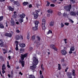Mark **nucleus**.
I'll list each match as a JSON object with an SVG mask.
<instances>
[{
    "mask_svg": "<svg viewBox=\"0 0 78 78\" xmlns=\"http://www.w3.org/2000/svg\"><path fill=\"white\" fill-rule=\"evenodd\" d=\"M40 77L41 78H44V76L42 75H40Z\"/></svg>",
    "mask_w": 78,
    "mask_h": 78,
    "instance_id": "57",
    "label": "nucleus"
},
{
    "mask_svg": "<svg viewBox=\"0 0 78 78\" xmlns=\"http://www.w3.org/2000/svg\"><path fill=\"white\" fill-rule=\"evenodd\" d=\"M50 47L51 48L53 49L55 47V46H54V45L53 44H51L50 45Z\"/></svg>",
    "mask_w": 78,
    "mask_h": 78,
    "instance_id": "29",
    "label": "nucleus"
},
{
    "mask_svg": "<svg viewBox=\"0 0 78 78\" xmlns=\"http://www.w3.org/2000/svg\"><path fill=\"white\" fill-rule=\"evenodd\" d=\"M29 35H28L27 36V39H30V37H29Z\"/></svg>",
    "mask_w": 78,
    "mask_h": 78,
    "instance_id": "51",
    "label": "nucleus"
},
{
    "mask_svg": "<svg viewBox=\"0 0 78 78\" xmlns=\"http://www.w3.org/2000/svg\"><path fill=\"white\" fill-rule=\"evenodd\" d=\"M23 51H24V49H21L20 50V53H22V52Z\"/></svg>",
    "mask_w": 78,
    "mask_h": 78,
    "instance_id": "37",
    "label": "nucleus"
},
{
    "mask_svg": "<svg viewBox=\"0 0 78 78\" xmlns=\"http://www.w3.org/2000/svg\"><path fill=\"white\" fill-rule=\"evenodd\" d=\"M70 21L71 22V23H73V22H74L73 21V20H70Z\"/></svg>",
    "mask_w": 78,
    "mask_h": 78,
    "instance_id": "61",
    "label": "nucleus"
},
{
    "mask_svg": "<svg viewBox=\"0 0 78 78\" xmlns=\"http://www.w3.org/2000/svg\"><path fill=\"white\" fill-rule=\"evenodd\" d=\"M50 33H52V31L51 30H49L48 32L47 33V34H49Z\"/></svg>",
    "mask_w": 78,
    "mask_h": 78,
    "instance_id": "25",
    "label": "nucleus"
},
{
    "mask_svg": "<svg viewBox=\"0 0 78 78\" xmlns=\"http://www.w3.org/2000/svg\"><path fill=\"white\" fill-rule=\"evenodd\" d=\"M3 44V42L2 40H0V45H2Z\"/></svg>",
    "mask_w": 78,
    "mask_h": 78,
    "instance_id": "32",
    "label": "nucleus"
},
{
    "mask_svg": "<svg viewBox=\"0 0 78 78\" xmlns=\"http://www.w3.org/2000/svg\"><path fill=\"white\" fill-rule=\"evenodd\" d=\"M53 49H54V50H55V51H57V49H56V48H55L54 47V48Z\"/></svg>",
    "mask_w": 78,
    "mask_h": 78,
    "instance_id": "55",
    "label": "nucleus"
},
{
    "mask_svg": "<svg viewBox=\"0 0 78 78\" xmlns=\"http://www.w3.org/2000/svg\"><path fill=\"white\" fill-rule=\"evenodd\" d=\"M19 45L21 47H25V44H24L20 43Z\"/></svg>",
    "mask_w": 78,
    "mask_h": 78,
    "instance_id": "10",
    "label": "nucleus"
},
{
    "mask_svg": "<svg viewBox=\"0 0 78 78\" xmlns=\"http://www.w3.org/2000/svg\"><path fill=\"white\" fill-rule=\"evenodd\" d=\"M2 73L3 74H4L5 73V71L4 70V69H2Z\"/></svg>",
    "mask_w": 78,
    "mask_h": 78,
    "instance_id": "42",
    "label": "nucleus"
},
{
    "mask_svg": "<svg viewBox=\"0 0 78 78\" xmlns=\"http://www.w3.org/2000/svg\"><path fill=\"white\" fill-rule=\"evenodd\" d=\"M58 69L59 70H61V65H60V64H58Z\"/></svg>",
    "mask_w": 78,
    "mask_h": 78,
    "instance_id": "28",
    "label": "nucleus"
},
{
    "mask_svg": "<svg viewBox=\"0 0 78 78\" xmlns=\"http://www.w3.org/2000/svg\"><path fill=\"white\" fill-rule=\"evenodd\" d=\"M50 6L52 7H55V5H54L53 4H51L50 5Z\"/></svg>",
    "mask_w": 78,
    "mask_h": 78,
    "instance_id": "45",
    "label": "nucleus"
},
{
    "mask_svg": "<svg viewBox=\"0 0 78 78\" xmlns=\"http://www.w3.org/2000/svg\"><path fill=\"white\" fill-rule=\"evenodd\" d=\"M71 75H72V73H69L67 74V76L69 78H72V77L71 76Z\"/></svg>",
    "mask_w": 78,
    "mask_h": 78,
    "instance_id": "13",
    "label": "nucleus"
},
{
    "mask_svg": "<svg viewBox=\"0 0 78 78\" xmlns=\"http://www.w3.org/2000/svg\"><path fill=\"white\" fill-rule=\"evenodd\" d=\"M11 24L12 25H15L16 24L14 23V21L13 20H11Z\"/></svg>",
    "mask_w": 78,
    "mask_h": 78,
    "instance_id": "16",
    "label": "nucleus"
},
{
    "mask_svg": "<svg viewBox=\"0 0 78 78\" xmlns=\"http://www.w3.org/2000/svg\"><path fill=\"white\" fill-rule=\"evenodd\" d=\"M41 67L42 70H44V68L43 66H41Z\"/></svg>",
    "mask_w": 78,
    "mask_h": 78,
    "instance_id": "53",
    "label": "nucleus"
},
{
    "mask_svg": "<svg viewBox=\"0 0 78 78\" xmlns=\"http://www.w3.org/2000/svg\"><path fill=\"white\" fill-rule=\"evenodd\" d=\"M2 69L6 70V67H5V65L3 64L2 66Z\"/></svg>",
    "mask_w": 78,
    "mask_h": 78,
    "instance_id": "26",
    "label": "nucleus"
},
{
    "mask_svg": "<svg viewBox=\"0 0 78 78\" xmlns=\"http://www.w3.org/2000/svg\"><path fill=\"white\" fill-rule=\"evenodd\" d=\"M75 48L74 47H72L70 49V51H69V53H70V54H71V53H73L72 51H74V50H75Z\"/></svg>",
    "mask_w": 78,
    "mask_h": 78,
    "instance_id": "4",
    "label": "nucleus"
},
{
    "mask_svg": "<svg viewBox=\"0 0 78 78\" xmlns=\"http://www.w3.org/2000/svg\"><path fill=\"white\" fill-rule=\"evenodd\" d=\"M38 16H39V14L35 13L34 15V19H36L38 17Z\"/></svg>",
    "mask_w": 78,
    "mask_h": 78,
    "instance_id": "9",
    "label": "nucleus"
},
{
    "mask_svg": "<svg viewBox=\"0 0 78 78\" xmlns=\"http://www.w3.org/2000/svg\"><path fill=\"white\" fill-rule=\"evenodd\" d=\"M3 19V16H2L0 17V21H2Z\"/></svg>",
    "mask_w": 78,
    "mask_h": 78,
    "instance_id": "35",
    "label": "nucleus"
},
{
    "mask_svg": "<svg viewBox=\"0 0 78 78\" xmlns=\"http://www.w3.org/2000/svg\"><path fill=\"white\" fill-rule=\"evenodd\" d=\"M15 38L16 40H19V39H20V37L19 35H16L15 37Z\"/></svg>",
    "mask_w": 78,
    "mask_h": 78,
    "instance_id": "15",
    "label": "nucleus"
},
{
    "mask_svg": "<svg viewBox=\"0 0 78 78\" xmlns=\"http://www.w3.org/2000/svg\"><path fill=\"white\" fill-rule=\"evenodd\" d=\"M42 25H45V20L44 19L42 20Z\"/></svg>",
    "mask_w": 78,
    "mask_h": 78,
    "instance_id": "14",
    "label": "nucleus"
},
{
    "mask_svg": "<svg viewBox=\"0 0 78 78\" xmlns=\"http://www.w3.org/2000/svg\"><path fill=\"white\" fill-rule=\"evenodd\" d=\"M13 71H12L11 72V76H12V77L13 76Z\"/></svg>",
    "mask_w": 78,
    "mask_h": 78,
    "instance_id": "41",
    "label": "nucleus"
},
{
    "mask_svg": "<svg viewBox=\"0 0 78 78\" xmlns=\"http://www.w3.org/2000/svg\"><path fill=\"white\" fill-rule=\"evenodd\" d=\"M19 73L20 75H23V74L21 72H20Z\"/></svg>",
    "mask_w": 78,
    "mask_h": 78,
    "instance_id": "60",
    "label": "nucleus"
},
{
    "mask_svg": "<svg viewBox=\"0 0 78 78\" xmlns=\"http://www.w3.org/2000/svg\"><path fill=\"white\" fill-rule=\"evenodd\" d=\"M37 27H36L35 26V27H33V30H34V31H36V30H37Z\"/></svg>",
    "mask_w": 78,
    "mask_h": 78,
    "instance_id": "23",
    "label": "nucleus"
},
{
    "mask_svg": "<svg viewBox=\"0 0 78 78\" xmlns=\"http://www.w3.org/2000/svg\"><path fill=\"white\" fill-rule=\"evenodd\" d=\"M2 50L3 51V54L4 55L6 53H7V51L5 49H2Z\"/></svg>",
    "mask_w": 78,
    "mask_h": 78,
    "instance_id": "22",
    "label": "nucleus"
},
{
    "mask_svg": "<svg viewBox=\"0 0 78 78\" xmlns=\"http://www.w3.org/2000/svg\"><path fill=\"white\" fill-rule=\"evenodd\" d=\"M39 11H38L37 10H36L35 12H34V13L35 14H38V13H39Z\"/></svg>",
    "mask_w": 78,
    "mask_h": 78,
    "instance_id": "36",
    "label": "nucleus"
},
{
    "mask_svg": "<svg viewBox=\"0 0 78 78\" xmlns=\"http://www.w3.org/2000/svg\"><path fill=\"white\" fill-rule=\"evenodd\" d=\"M36 37H37V39H38V40L39 41H40L41 40V38L37 36Z\"/></svg>",
    "mask_w": 78,
    "mask_h": 78,
    "instance_id": "44",
    "label": "nucleus"
},
{
    "mask_svg": "<svg viewBox=\"0 0 78 78\" xmlns=\"http://www.w3.org/2000/svg\"><path fill=\"white\" fill-rule=\"evenodd\" d=\"M73 72V76H75V70H73L72 71Z\"/></svg>",
    "mask_w": 78,
    "mask_h": 78,
    "instance_id": "33",
    "label": "nucleus"
},
{
    "mask_svg": "<svg viewBox=\"0 0 78 78\" xmlns=\"http://www.w3.org/2000/svg\"><path fill=\"white\" fill-rule=\"evenodd\" d=\"M32 39L33 40H34V39H35V37H34V36H33L32 37Z\"/></svg>",
    "mask_w": 78,
    "mask_h": 78,
    "instance_id": "49",
    "label": "nucleus"
},
{
    "mask_svg": "<svg viewBox=\"0 0 78 78\" xmlns=\"http://www.w3.org/2000/svg\"><path fill=\"white\" fill-rule=\"evenodd\" d=\"M19 20L20 22V23H22V22H23V18H20V19H19Z\"/></svg>",
    "mask_w": 78,
    "mask_h": 78,
    "instance_id": "30",
    "label": "nucleus"
},
{
    "mask_svg": "<svg viewBox=\"0 0 78 78\" xmlns=\"http://www.w3.org/2000/svg\"><path fill=\"white\" fill-rule=\"evenodd\" d=\"M25 16V14H23L20 15V17L21 18V19H23Z\"/></svg>",
    "mask_w": 78,
    "mask_h": 78,
    "instance_id": "18",
    "label": "nucleus"
},
{
    "mask_svg": "<svg viewBox=\"0 0 78 78\" xmlns=\"http://www.w3.org/2000/svg\"><path fill=\"white\" fill-rule=\"evenodd\" d=\"M16 50L17 51L19 50V48H18V45H16V47L15 48Z\"/></svg>",
    "mask_w": 78,
    "mask_h": 78,
    "instance_id": "38",
    "label": "nucleus"
},
{
    "mask_svg": "<svg viewBox=\"0 0 78 78\" xmlns=\"http://www.w3.org/2000/svg\"><path fill=\"white\" fill-rule=\"evenodd\" d=\"M71 8H72V5H70L69 6H66L65 7V8L66 9L67 11H70V9H71Z\"/></svg>",
    "mask_w": 78,
    "mask_h": 78,
    "instance_id": "3",
    "label": "nucleus"
},
{
    "mask_svg": "<svg viewBox=\"0 0 78 78\" xmlns=\"http://www.w3.org/2000/svg\"><path fill=\"white\" fill-rule=\"evenodd\" d=\"M54 25V22L53 21H51L50 23V27H53Z\"/></svg>",
    "mask_w": 78,
    "mask_h": 78,
    "instance_id": "19",
    "label": "nucleus"
},
{
    "mask_svg": "<svg viewBox=\"0 0 78 78\" xmlns=\"http://www.w3.org/2000/svg\"><path fill=\"white\" fill-rule=\"evenodd\" d=\"M7 66L8 67V68H10V66H9V65H7Z\"/></svg>",
    "mask_w": 78,
    "mask_h": 78,
    "instance_id": "62",
    "label": "nucleus"
},
{
    "mask_svg": "<svg viewBox=\"0 0 78 78\" xmlns=\"http://www.w3.org/2000/svg\"><path fill=\"white\" fill-rule=\"evenodd\" d=\"M29 7L30 8H31V7H32V5H31V4L29 5Z\"/></svg>",
    "mask_w": 78,
    "mask_h": 78,
    "instance_id": "54",
    "label": "nucleus"
},
{
    "mask_svg": "<svg viewBox=\"0 0 78 78\" xmlns=\"http://www.w3.org/2000/svg\"><path fill=\"white\" fill-rule=\"evenodd\" d=\"M16 31L17 33H19V32H20V31H19V30H16Z\"/></svg>",
    "mask_w": 78,
    "mask_h": 78,
    "instance_id": "64",
    "label": "nucleus"
},
{
    "mask_svg": "<svg viewBox=\"0 0 78 78\" xmlns=\"http://www.w3.org/2000/svg\"><path fill=\"white\" fill-rule=\"evenodd\" d=\"M47 3L46 6H49V5H50V2L48 1H47Z\"/></svg>",
    "mask_w": 78,
    "mask_h": 78,
    "instance_id": "39",
    "label": "nucleus"
},
{
    "mask_svg": "<svg viewBox=\"0 0 78 78\" xmlns=\"http://www.w3.org/2000/svg\"><path fill=\"white\" fill-rule=\"evenodd\" d=\"M70 2H72V3H74L75 2V0H70Z\"/></svg>",
    "mask_w": 78,
    "mask_h": 78,
    "instance_id": "40",
    "label": "nucleus"
},
{
    "mask_svg": "<svg viewBox=\"0 0 78 78\" xmlns=\"http://www.w3.org/2000/svg\"><path fill=\"white\" fill-rule=\"evenodd\" d=\"M28 4V2H24L23 3V6H26V5H27Z\"/></svg>",
    "mask_w": 78,
    "mask_h": 78,
    "instance_id": "21",
    "label": "nucleus"
},
{
    "mask_svg": "<svg viewBox=\"0 0 78 78\" xmlns=\"http://www.w3.org/2000/svg\"><path fill=\"white\" fill-rule=\"evenodd\" d=\"M0 28H4V26L2 23H0Z\"/></svg>",
    "mask_w": 78,
    "mask_h": 78,
    "instance_id": "24",
    "label": "nucleus"
},
{
    "mask_svg": "<svg viewBox=\"0 0 78 78\" xmlns=\"http://www.w3.org/2000/svg\"><path fill=\"white\" fill-rule=\"evenodd\" d=\"M15 43L16 44V45H18V44H19V42L17 41H15Z\"/></svg>",
    "mask_w": 78,
    "mask_h": 78,
    "instance_id": "47",
    "label": "nucleus"
},
{
    "mask_svg": "<svg viewBox=\"0 0 78 78\" xmlns=\"http://www.w3.org/2000/svg\"><path fill=\"white\" fill-rule=\"evenodd\" d=\"M7 37H12V34H11L8 33Z\"/></svg>",
    "mask_w": 78,
    "mask_h": 78,
    "instance_id": "31",
    "label": "nucleus"
},
{
    "mask_svg": "<svg viewBox=\"0 0 78 78\" xmlns=\"http://www.w3.org/2000/svg\"><path fill=\"white\" fill-rule=\"evenodd\" d=\"M47 12L49 14H52L53 13V10L51 9H49L48 10Z\"/></svg>",
    "mask_w": 78,
    "mask_h": 78,
    "instance_id": "7",
    "label": "nucleus"
},
{
    "mask_svg": "<svg viewBox=\"0 0 78 78\" xmlns=\"http://www.w3.org/2000/svg\"><path fill=\"white\" fill-rule=\"evenodd\" d=\"M40 75H42V71H41V70L40 71Z\"/></svg>",
    "mask_w": 78,
    "mask_h": 78,
    "instance_id": "63",
    "label": "nucleus"
},
{
    "mask_svg": "<svg viewBox=\"0 0 78 78\" xmlns=\"http://www.w3.org/2000/svg\"><path fill=\"white\" fill-rule=\"evenodd\" d=\"M61 61H62V62H64V61H65L64 59L63 58V59H62Z\"/></svg>",
    "mask_w": 78,
    "mask_h": 78,
    "instance_id": "59",
    "label": "nucleus"
},
{
    "mask_svg": "<svg viewBox=\"0 0 78 78\" xmlns=\"http://www.w3.org/2000/svg\"><path fill=\"white\" fill-rule=\"evenodd\" d=\"M63 16H67V13L66 12H64V14H63Z\"/></svg>",
    "mask_w": 78,
    "mask_h": 78,
    "instance_id": "50",
    "label": "nucleus"
},
{
    "mask_svg": "<svg viewBox=\"0 0 78 78\" xmlns=\"http://www.w3.org/2000/svg\"><path fill=\"white\" fill-rule=\"evenodd\" d=\"M61 53L63 55H66L67 54V51L65 50H62L61 51Z\"/></svg>",
    "mask_w": 78,
    "mask_h": 78,
    "instance_id": "5",
    "label": "nucleus"
},
{
    "mask_svg": "<svg viewBox=\"0 0 78 78\" xmlns=\"http://www.w3.org/2000/svg\"><path fill=\"white\" fill-rule=\"evenodd\" d=\"M60 25L61 26V28H62L63 27H64V24L62 23H61L60 24Z\"/></svg>",
    "mask_w": 78,
    "mask_h": 78,
    "instance_id": "34",
    "label": "nucleus"
},
{
    "mask_svg": "<svg viewBox=\"0 0 78 78\" xmlns=\"http://www.w3.org/2000/svg\"><path fill=\"white\" fill-rule=\"evenodd\" d=\"M39 23V21H35V27H38V24Z\"/></svg>",
    "mask_w": 78,
    "mask_h": 78,
    "instance_id": "11",
    "label": "nucleus"
},
{
    "mask_svg": "<svg viewBox=\"0 0 78 78\" xmlns=\"http://www.w3.org/2000/svg\"><path fill=\"white\" fill-rule=\"evenodd\" d=\"M47 16L48 17H50V14H47Z\"/></svg>",
    "mask_w": 78,
    "mask_h": 78,
    "instance_id": "58",
    "label": "nucleus"
},
{
    "mask_svg": "<svg viewBox=\"0 0 78 78\" xmlns=\"http://www.w3.org/2000/svg\"><path fill=\"white\" fill-rule=\"evenodd\" d=\"M6 27H8V21H6Z\"/></svg>",
    "mask_w": 78,
    "mask_h": 78,
    "instance_id": "56",
    "label": "nucleus"
},
{
    "mask_svg": "<svg viewBox=\"0 0 78 78\" xmlns=\"http://www.w3.org/2000/svg\"><path fill=\"white\" fill-rule=\"evenodd\" d=\"M8 35V33H5L4 35L5 36H7Z\"/></svg>",
    "mask_w": 78,
    "mask_h": 78,
    "instance_id": "46",
    "label": "nucleus"
},
{
    "mask_svg": "<svg viewBox=\"0 0 78 78\" xmlns=\"http://www.w3.org/2000/svg\"><path fill=\"white\" fill-rule=\"evenodd\" d=\"M69 69V68L67 67L66 68L65 70V72H67V70H68V69Z\"/></svg>",
    "mask_w": 78,
    "mask_h": 78,
    "instance_id": "52",
    "label": "nucleus"
},
{
    "mask_svg": "<svg viewBox=\"0 0 78 78\" xmlns=\"http://www.w3.org/2000/svg\"><path fill=\"white\" fill-rule=\"evenodd\" d=\"M22 66L23 67L25 66V62L24 61H22L21 62Z\"/></svg>",
    "mask_w": 78,
    "mask_h": 78,
    "instance_id": "20",
    "label": "nucleus"
},
{
    "mask_svg": "<svg viewBox=\"0 0 78 78\" xmlns=\"http://www.w3.org/2000/svg\"><path fill=\"white\" fill-rule=\"evenodd\" d=\"M8 8L9 11H14V8H12L11 6H9Z\"/></svg>",
    "mask_w": 78,
    "mask_h": 78,
    "instance_id": "8",
    "label": "nucleus"
},
{
    "mask_svg": "<svg viewBox=\"0 0 78 78\" xmlns=\"http://www.w3.org/2000/svg\"><path fill=\"white\" fill-rule=\"evenodd\" d=\"M65 25H66V26H68L69 25V23H65Z\"/></svg>",
    "mask_w": 78,
    "mask_h": 78,
    "instance_id": "43",
    "label": "nucleus"
},
{
    "mask_svg": "<svg viewBox=\"0 0 78 78\" xmlns=\"http://www.w3.org/2000/svg\"><path fill=\"white\" fill-rule=\"evenodd\" d=\"M33 64L34 66H37L38 64V59L37 57H34L33 58Z\"/></svg>",
    "mask_w": 78,
    "mask_h": 78,
    "instance_id": "1",
    "label": "nucleus"
},
{
    "mask_svg": "<svg viewBox=\"0 0 78 78\" xmlns=\"http://www.w3.org/2000/svg\"><path fill=\"white\" fill-rule=\"evenodd\" d=\"M13 3H14V4H15L16 5H17V6H19V5H20V4H19L17 2L14 1Z\"/></svg>",
    "mask_w": 78,
    "mask_h": 78,
    "instance_id": "27",
    "label": "nucleus"
},
{
    "mask_svg": "<svg viewBox=\"0 0 78 78\" xmlns=\"http://www.w3.org/2000/svg\"><path fill=\"white\" fill-rule=\"evenodd\" d=\"M41 25L42 30H45V29H46L45 27V24H42Z\"/></svg>",
    "mask_w": 78,
    "mask_h": 78,
    "instance_id": "12",
    "label": "nucleus"
},
{
    "mask_svg": "<svg viewBox=\"0 0 78 78\" xmlns=\"http://www.w3.org/2000/svg\"><path fill=\"white\" fill-rule=\"evenodd\" d=\"M36 68V66L34 65L33 64L32 66H30V69L32 70H34V69H35Z\"/></svg>",
    "mask_w": 78,
    "mask_h": 78,
    "instance_id": "6",
    "label": "nucleus"
},
{
    "mask_svg": "<svg viewBox=\"0 0 78 78\" xmlns=\"http://www.w3.org/2000/svg\"><path fill=\"white\" fill-rule=\"evenodd\" d=\"M37 47H39L40 45H41V44L39 43H37Z\"/></svg>",
    "mask_w": 78,
    "mask_h": 78,
    "instance_id": "48",
    "label": "nucleus"
},
{
    "mask_svg": "<svg viewBox=\"0 0 78 78\" xmlns=\"http://www.w3.org/2000/svg\"><path fill=\"white\" fill-rule=\"evenodd\" d=\"M70 14L71 16H75L76 15V13L75 12H71Z\"/></svg>",
    "mask_w": 78,
    "mask_h": 78,
    "instance_id": "17",
    "label": "nucleus"
},
{
    "mask_svg": "<svg viewBox=\"0 0 78 78\" xmlns=\"http://www.w3.org/2000/svg\"><path fill=\"white\" fill-rule=\"evenodd\" d=\"M20 56H21V60L22 61H23L24 60V59H25V58H26V57L27 56V54L26 53L23 55L21 54Z\"/></svg>",
    "mask_w": 78,
    "mask_h": 78,
    "instance_id": "2",
    "label": "nucleus"
}]
</instances>
